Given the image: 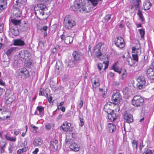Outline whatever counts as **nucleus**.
I'll return each instance as SVG.
<instances>
[{"label":"nucleus","instance_id":"45","mask_svg":"<svg viewBox=\"0 0 154 154\" xmlns=\"http://www.w3.org/2000/svg\"><path fill=\"white\" fill-rule=\"evenodd\" d=\"M25 0H18V1H16V3L18 4H21V5H23V4L24 2H25Z\"/></svg>","mask_w":154,"mask_h":154},{"label":"nucleus","instance_id":"32","mask_svg":"<svg viewBox=\"0 0 154 154\" xmlns=\"http://www.w3.org/2000/svg\"><path fill=\"white\" fill-rule=\"evenodd\" d=\"M127 61L128 63V64L131 66H133L135 63V62H134V60H133L131 57H129L128 58Z\"/></svg>","mask_w":154,"mask_h":154},{"label":"nucleus","instance_id":"23","mask_svg":"<svg viewBox=\"0 0 154 154\" xmlns=\"http://www.w3.org/2000/svg\"><path fill=\"white\" fill-rule=\"evenodd\" d=\"M44 107L42 106H38L37 107L36 110L35 111V114L37 112V111H38L39 112V114L41 115L43 114L44 111Z\"/></svg>","mask_w":154,"mask_h":154},{"label":"nucleus","instance_id":"24","mask_svg":"<svg viewBox=\"0 0 154 154\" xmlns=\"http://www.w3.org/2000/svg\"><path fill=\"white\" fill-rule=\"evenodd\" d=\"M73 39V38L72 36H68L66 37L65 43L67 44H70L72 42Z\"/></svg>","mask_w":154,"mask_h":154},{"label":"nucleus","instance_id":"47","mask_svg":"<svg viewBox=\"0 0 154 154\" xmlns=\"http://www.w3.org/2000/svg\"><path fill=\"white\" fill-rule=\"evenodd\" d=\"M103 66V64L101 63H99L97 64L98 68L100 71L102 69Z\"/></svg>","mask_w":154,"mask_h":154},{"label":"nucleus","instance_id":"30","mask_svg":"<svg viewBox=\"0 0 154 154\" xmlns=\"http://www.w3.org/2000/svg\"><path fill=\"white\" fill-rule=\"evenodd\" d=\"M132 49V52L134 54H137L138 55L139 54H140V49H136L135 47H133Z\"/></svg>","mask_w":154,"mask_h":154},{"label":"nucleus","instance_id":"9","mask_svg":"<svg viewBox=\"0 0 154 154\" xmlns=\"http://www.w3.org/2000/svg\"><path fill=\"white\" fill-rule=\"evenodd\" d=\"M58 141L56 139H52L50 142V146L51 150L54 151H56L58 147Z\"/></svg>","mask_w":154,"mask_h":154},{"label":"nucleus","instance_id":"36","mask_svg":"<svg viewBox=\"0 0 154 154\" xmlns=\"http://www.w3.org/2000/svg\"><path fill=\"white\" fill-rule=\"evenodd\" d=\"M152 151L148 148H146L145 151L143 152V154H152Z\"/></svg>","mask_w":154,"mask_h":154},{"label":"nucleus","instance_id":"50","mask_svg":"<svg viewBox=\"0 0 154 154\" xmlns=\"http://www.w3.org/2000/svg\"><path fill=\"white\" fill-rule=\"evenodd\" d=\"M44 91L42 89H41L39 91V95H45L44 94Z\"/></svg>","mask_w":154,"mask_h":154},{"label":"nucleus","instance_id":"38","mask_svg":"<svg viewBox=\"0 0 154 154\" xmlns=\"http://www.w3.org/2000/svg\"><path fill=\"white\" fill-rule=\"evenodd\" d=\"M44 47V44L43 42L42 41L39 42L38 48L40 49H43Z\"/></svg>","mask_w":154,"mask_h":154},{"label":"nucleus","instance_id":"27","mask_svg":"<svg viewBox=\"0 0 154 154\" xmlns=\"http://www.w3.org/2000/svg\"><path fill=\"white\" fill-rule=\"evenodd\" d=\"M154 72V68L153 66H151L146 71V74L148 77L150 75Z\"/></svg>","mask_w":154,"mask_h":154},{"label":"nucleus","instance_id":"7","mask_svg":"<svg viewBox=\"0 0 154 154\" xmlns=\"http://www.w3.org/2000/svg\"><path fill=\"white\" fill-rule=\"evenodd\" d=\"M72 56L74 60L77 61L81 60L84 57L83 54L79 51H76L73 52Z\"/></svg>","mask_w":154,"mask_h":154},{"label":"nucleus","instance_id":"16","mask_svg":"<svg viewBox=\"0 0 154 154\" xmlns=\"http://www.w3.org/2000/svg\"><path fill=\"white\" fill-rule=\"evenodd\" d=\"M124 117L127 122L130 123L133 121V116L131 114L127 113H125L124 115Z\"/></svg>","mask_w":154,"mask_h":154},{"label":"nucleus","instance_id":"58","mask_svg":"<svg viewBox=\"0 0 154 154\" xmlns=\"http://www.w3.org/2000/svg\"><path fill=\"white\" fill-rule=\"evenodd\" d=\"M83 104V101L81 100L79 104V106L80 108H81Z\"/></svg>","mask_w":154,"mask_h":154},{"label":"nucleus","instance_id":"55","mask_svg":"<svg viewBox=\"0 0 154 154\" xmlns=\"http://www.w3.org/2000/svg\"><path fill=\"white\" fill-rule=\"evenodd\" d=\"M16 140V137H10V141L15 142Z\"/></svg>","mask_w":154,"mask_h":154},{"label":"nucleus","instance_id":"56","mask_svg":"<svg viewBox=\"0 0 154 154\" xmlns=\"http://www.w3.org/2000/svg\"><path fill=\"white\" fill-rule=\"evenodd\" d=\"M16 47H12L10 48V54L11 52L15 51H16Z\"/></svg>","mask_w":154,"mask_h":154},{"label":"nucleus","instance_id":"64","mask_svg":"<svg viewBox=\"0 0 154 154\" xmlns=\"http://www.w3.org/2000/svg\"><path fill=\"white\" fill-rule=\"evenodd\" d=\"M19 132H20V131H15L14 132V134L16 135H17L19 134Z\"/></svg>","mask_w":154,"mask_h":154},{"label":"nucleus","instance_id":"28","mask_svg":"<svg viewBox=\"0 0 154 154\" xmlns=\"http://www.w3.org/2000/svg\"><path fill=\"white\" fill-rule=\"evenodd\" d=\"M62 67V61L60 60H58L56 62V68L59 70Z\"/></svg>","mask_w":154,"mask_h":154},{"label":"nucleus","instance_id":"52","mask_svg":"<svg viewBox=\"0 0 154 154\" xmlns=\"http://www.w3.org/2000/svg\"><path fill=\"white\" fill-rule=\"evenodd\" d=\"M45 128L47 130H50L51 128V125L50 124H48L45 125Z\"/></svg>","mask_w":154,"mask_h":154},{"label":"nucleus","instance_id":"46","mask_svg":"<svg viewBox=\"0 0 154 154\" xmlns=\"http://www.w3.org/2000/svg\"><path fill=\"white\" fill-rule=\"evenodd\" d=\"M148 77L151 80H154V72L151 73Z\"/></svg>","mask_w":154,"mask_h":154},{"label":"nucleus","instance_id":"20","mask_svg":"<svg viewBox=\"0 0 154 154\" xmlns=\"http://www.w3.org/2000/svg\"><path fill=\"white\" fill-rule=\"evenodd\" d=\"M14 44L15 45L23 46L25 44V43L24 41L20 39H17L14 40Z\"/></svg>","mask_w":154,"mask_h":154},{"label":"nucleus","instance_id":"49","mask_svg":"<svg viewBox=\"0 0 154 154\" xmlns=\"http://www.w3.org/2000/svg\"><path fill=\"white\" fill-rule=\"evenodd\" d=\"M103 63L105 64V66L104 68V70H105L108 67V61H107L106 62H103Z\"/></svg>","mask_w":154,"mask_h":154},{"label":"nucleus","instance_id":"1","mask_svg":"<svg viewBox=\"0 0 154 154\" xmlns=\"http://www.w3.org/2000/svg\"><path fill=\"white\" fill-rule=\"evenodd\" d=\"M76 24L75 19L70 15L66 16L64 18L63 25L65 28L67 29L72 28Z\"/></svg>","mask_w":154,"mask_h":154},{"label":"nucleus","instance_id":"39","mask_svg":"<svg viewBox=\"0 0 154 154\" xmlns=\"http://www.w3.org/2000/svg\"><path fill=\"white\" fill-rule=\"evenodd\" d=\"M132 57L133 59H132L135 62H137L138 61V55L137 54H132Z\"/></svg>","mask_w":154,"mask_h":154},{"label":"nucleus","instance_id":"8","mask_svg":"<svg viewBox=\"0 0 154 154\" xmlns=\"http://www.w3.org/2000/svg\"><path fill=\"white\" fill-rule=\"evenodd\" d=\"M116 45L121 48H124L125 46V42L124 39L121 37H118L117 40L115 41Z\"/></svg>","mask_w":154,"mask_h":154},{"label":"nucleus","instance_id":"34","mask_svg":"<svg viewBox=\"0 0 154 154\" xmlns=\"http://www.w3.org/2000/svg\"><path fill=\"white\" fill-rule=\"evenodd\" d=\"M138 10V12L137 13V14L139 16L140 19L141 20V21H143L144 20L143 17V16L142 11H141L139 10V9H137Z\"/></svg>","mask_w":154,"mask_h":154},{"label":"nucleus","instance_id":"4","mask_svg":"<svg viewBox=\"0 0 154 154\" xmlns=\"http://www.w3.org/2000/svg\"><path fill=\"white\" fill-rule=\"evenodd\" d=\"M23 5L17 4L14 6L11 10L12 16L15 17H20L22 13V8Z\"/></svg>","mask_w":154,"mask_h":154},{"label":"nucleus","instance_id":"57","mask_svg":"<svg viewBox=\"0 0 154 154\" xmlns=\"http://www.w3.org/2000/svg\"><path fill=\"white\" fill-rule=\"evenodd\" d=\"M115 107H117V108H116L115 109V111L116 112H118L120 110V108L119 107V106L118 105H116L115 106Z\"/></svg>","mask_w":154,"mask_h":154},{"label":"nucleus","instance_id":"26","mask_svg":"<svg viewBox=\"0 0 154 154\" xmlns=\"http://www.w3.org/2000/svg\"><path fill=\"white\" fill-rule=\"evenodd\" d=\"M7 7V4L5 2H3L0 1V13Z\"/></svg>","mask_w":154,"mask_h":154},{"label":"nucleus","instance_id":"37","mask_svg":"<svg viewBox=\"0 0 154 154\" xmlns=\"http://www.w3.org/2000/svg\"><path fill=\"white\" fill-rule=\"evenodd\" d=\"M5 54H4V56H5V55H6L8 57V60L9 61L10 60V49H5Z\"/></svg>","mask_w":154,"mask_h":154},{"label":"nucleus","instance_id":"25","mask_svg":"<svg viewBox=\"0 0 154 154\" xmlns=\"http://www.w3.org/2000/svg\"><path fill=\"white\" fill-rule=\"evenodd\" d=\"M152 4L149 2L146 1L145 2L143 5L144 9L145 10H149L151 7Z\"/></svg>","mask_w":154,"mask_h":154},{"label":"nucleus","instance_id":"63","mask_svg":"<svg viewBox=\"0 0 154 154\" xmlns=\"http://www.w3.org/2000/svg\"><path fill=\"white\" fill-rule=\"evenodd\" d=\"M4 146H3L0 149V151H1V153H3L4 152V150L3 149V147H4Z\"/></svg>","mask_w":154,"mask_h":154},{"label":"nucleus","instance_id":"35","mask_svg":"<svg viewBox=\"0 0 154 154\" xmlns=\"http://www.w3.org/2000/svg\"><path fill=\"white\" fill-rule=\"evenodd\" d=\"M133 147L134 149H137V142L135 140H133L132 143Z\"/></svg>","mask_w":154,"mask_h":154},{"label":"nucleus","instance_id":"51","mask_svg":"<svg viewBox=\"0 0 154 154\" xmlns=\"http://www.w3.org/2000/svg\"><path fill=\"white\" fill-rule=\"evenodd\" d=\"M48 29V26H44L41 29V30L42 31H46Z\"/></svg>","mask_w":154,"mask_h":154},{"label":"nucleus","instance_id":"22","mask_svg":"<svg viewBox=\"0 0 154 154\" xmlns=\"http://www.w3.org/2000/svg\"><path fill=\"white\" fill-rule=\"evenodd\" d=\"M108 104H105L104 106V109L105 112H106L108 115L109 114H112V113H114V110H111L110 109H107L108 107Z\"/></svg>","mask_w":154,"mask_h":154},{"label":"nucleus","instance_id":"41","mask_svg":"<svg viewBox=\"0 0 154 154\" xmlns=\"http://www.w3.org/2000/svg\"><path fill=\"white\" fill-rule=\"evenodd\" d=\"M141 38L144 37L145 34V32L143 29H139L138 30Z\"/></svg>","mask_w":154,"mask_h":154},{"label":"nucleus","instance_id":"19","mask_svg":"<svg viewBox=\"0 0 154 154\" xmlns=\"http://www.w3.org/2000/svg\"><path fill=\"white\" fill-rule=\"evenodd\" d=\"M72 134V133L67 132L66 134V139L65 142L67 143L69 142L72 141L73 139Z\"/></svg>","mask_w":154,"mask_h":154},{"label":"nucleus","instance_id":"17","mask_svg":"<svg viewBox=\"0 0 154 154\" xmlns=\"http://www.w3.org/2000/svg\"><path fill=\"white\" fill-rule=\"evenodd\" d=\"M116 127L113 123H109L107 125V130L108 132L112 133L116 130Z\"/></svg>","mask_w":154,"mask_h":154},{"label":"nucleus","instance_id":"44","mask_svg":"<svg viewBox=\"0 0 154 154\" xmlns=\"http://www.w3.org/2000/svg\"><path fill=\"white\" fill-rule=\"evenodd\" d=\"M46 98H47L48 102L51 103V102L53 98L52 96H50L49 98L48 97V94L47 93H46V95L45 96Z\"/></svg>","mask_w":154,"mask_h":154},{"label":"nucleus","instance_id":"62","mask_svg":"<svg viewBox=\"0 0 154 154\" xmlns=\"http://www.w3.org/2000/svg\"><path fill=\"white\" fill-rule=\"evenodd\" d=\"M5 83L3 82L2 80L0 79V85H5Z\"/></svg>","mask_w":154,"mask_h":154},{"label":"nucleus","instance_id":"3","mask_svg":"<svg viewBox=\"0 0 154 154\" xmlns=\"http://www.w3.org/2000/svg\"><path fill=\"white\" fill-rule=\"evenodd\" d=\"M39 4H38L37 6L35 7V14L36 15L37 14H39L42 16H44L45 14L47 15V13L46 12L48 10L45 5V3L42 2H39Z\"/></svg>","mask_w":154,"mask_h":154},{"label":"nucleus","instance_id":"29","mask_svg":"<svg viewBox=\"0 0 154 154\" xmlns=\"http://www.w3.org/2000/svg\"><path fill=\"white\" fill-rule=\"evenodd\" d=\"M28 149V147H25L22 149H20L17 150L18 154H20L26 151Z\"/></svg>","mask_w":154,"mask_h":154},{"label":"nucleus","instance_id":"18","mask_svg":"<svg viewBox=\"0 0 154 154\" xmlns=\"http://www.w3.org/2000/svg\"><path fill=\"white\" fill-rule=\"evenodd\" d=\"M43 143V141L39 137L35 138L33 141V144L35 146H41Z\"/></svg>","mask_w":154,"mask_h":154},{"label":"nucleus","instance_id":"42","mask_svg":"<svg viewBox=\"0 0 154 154\" xmlns=\"http://www.w3.org/2000/svg\"><path fill=\"white\" fill-rule=\"evenodd\" d=\"M100 85V83L98 82H96L95 81L93 84V86L94 88H97Z\"/></svg>","mask_w":154,"mask_h":154},{"label":"nucleus","instance_id":"6","mask_svg":"<svg viewBox=\"0 0 154 154\" xmlns=\"http://www.w3.org/2000/svg\"><path fill=\"white\" fill-rule=\"evenodd\" d=\"M20 78L26 79L29 77V73L28 71L25 68L19 69L17 72Z\"/></svg>","mask_w":154,"mask_h":154},{"label":"nucleus","instance_id":"14","mask_svg":"<svg viewBox=\"0 0 154 154\" xmlns=\"http://www.w3.org/2000/svg\"><path fill=\"white\" fill-rule=\"evenodd\" d=\"M69 147L72 150L74 151H78L79 149V145L75 142H72L69 145Z\"/></svg>","mask_w":154,"mask_h":154},{"label":"nucleus","instance_id":"53","mask_svg":"<svg viewBox=\"0 0 154 154\" xmlns=\"http://www.w3.org/2000/svg\"><path fill=\"white\" fill-rule=\"evenodd\" d=\"M66 37L65 36V35L64 34H62L60 36V38L61 39L63 40H64V42H65V39H66Z\"/></svg>","mask_w":154,"mask_h":154},{"label":"nucleus","instance_id":"13","mask_svg":"<svg viewBox=\"0 0 154 154\" xmlns=\"http://www.w3.org/2000/svg\"><path fill=\"white\" fill-rule=\"evenodd\" d=\"M71 126V124L67 122H65L61 126L63 130L65 131H72L73 130V128L71 127V129L69 130Z\"/></svg>","mask_w":154,"mask_h":154},{"label":"nucleus","instance_id":"43","mask_svg":"<svg viewBox=\"0 0 154 154\" xmlns=\"http://www.w3.org/2000/svg\"><path fill=\"white\" fill-rule=\"evenodd\" d=\"M79 119L80 121L79 125L81 127H82L84 125L83 119V118L79 117Z\"/></svg>","mask_w":154,"mask_h":154},{"label":"nucleus","instance_id":"61","mask_svg":"<svg viewBox=\"0 0 154 154\" xmlns=\"http://www.w3.org/2000/svg\"><path fill=\"white\" fill-rule=\"evenodd\" d=\"M5 103L6 104H8L9 103V98H8L6 97V96L5 97Z\"/></svg>","mask_w":154,"mask_h":154},{"label":"nucleus","instance_id":"48","mask_svg":"<svg viewBox=\"0 0 154 154\" xmlns=\"http://www.w3.org/2000/svg\"><path fill=\"white\" fill-rule=\"evenodd\" d=\"M75 65V63L73 61H70L69 63L68 66H69L70 67H73Z\"/></svg>","mask_w":154,"mask_h":154},{"label":"nucleus","instance_id":"33","mask_svg":"<svg viewBox=\"0 0 154 154\" xmlns=\"http://www.w3.org/2000/svg\"><path fill=\"white\" fill-rule=\"evenodd\" d=\"M112 68L115 72L119 73V74L121 73V70L120 68L114 65L113 66Z\"/></svg>","mask_w":154,"mask_h":154},{"label":"nucleus","instance_id":"15","mask_svg":"<svg viewBox=\"0 0 154 154\" xmlns=\"http://www.w3.org/2000/svg\"><path fill=\"white\" fill-rule=\"evenodd\" d=\"M133 5L131 7V9L134 10L139 9V5L141 2V0H132Z\"/></svg>","mask_w":154,"mask_h":154},{"label":"nucleus","instance_id":"5","mask_svg":"<svg viewBox=\"0 0 154 154\" xmlns=\"http://www.w3.org/2000/svg\"><path fill=\"white\" fill-rule=\"evenodd\" d=\"M144 103V100L140 95L134 96L132 100V103L135 106L138 107L142 106Z\"/></svg>","mask_w":154,"mask_h":154},{"label":"nucleus","instance_id":"10","mask_svg":"<svg viewBox=\"0 0 154 154\" xmlns=\"http://www.w3.org/2000/svg\"><path fill=\"white\" fill-rule=\"evenodd\" d=\"M137 81L138 83L137 84L138 88L139 89H141L142 88L143 86L146 83V81L144 77L143 76H139L137 79Z\"/></svg>","mask_w":154,"mask_h":154},{"label":"nucleus","instance_id":"59","mask_svg":"<svg viewBox=\"0 0 154 154\" xmlns=\"http://www.w3.org/2000/svg\"><path fill=\"white\" fill-rule=\"evenodd\" d=\"M38 149L37 148H36L34 151L33 152V153L34 154H37L38 152Z\"/></svg>","mask_w":154,"mask_h":154},{"label":"nucleus","instance_id":"21","mask_svg":"<svg viewBox=\"0 0 154 154\" xmlns=\"http://www.w3.org/2000/svg\"><path fill=\"white\" fill-rule=\"evenodd\" d=\"M117 116L116 113H112L108 115V119L111 122L114 121L117 119Z\"/></svg>","mask_w":154,"mask_h":154},{"label":"nucleus","instance_id":"40","mask_svg":"<svg viewBox=\"0 0 154 154\" xmlns=\"http://www.w3.org/2000/svg\"><path fill=\"white\" fill-rule=\"evenodd\" d=\"M111 17V15L110 14H108L106 15L104 18V20L105 22H107Z\"/></svg>","mask_w":154,"mask_h":154},{"label":"nucleus","instance_id":"2","mask_svg":"<svg viewBox=\"0 0 154 154\" xmlns=\"http://www.w3.org/2000/svg\"><path fill=\"white\" fill-rule=\"evenodd\" d=\"M71 8L73 10L77 12L88 13L90 11L88 6L81 3H75Z\"/></svg>","mask_w":154,"mask_h":154},{"label":"nucleus","instance_id":"31","mask_svg":"<svg viewBox=\"0 0 154 154\" xmlns=\"http://www.w3.org/2000/svg\"><path fill=\"white\" fill-rule=\"evenodd\" d=\"M11 22L15 25H19L21 23L20 20H17L16 19H11Z\"/></svg>","mask_w":154,"mask_h":154},{"label":"nucleus","instance_id":"11","mask_svg":"<svg viewBox=\"0 0 154 154\" xmlns=\"http://www.w3.org/2000/svg\"><path fill=\"white\" fill-rule=\"evenodd\" d=\"M112 100L115 102H119L122 100L121 96L119 92H114L112 96Z\"/></svg>","mask_w":154,"mask_h":154},{"label":"nucleus","instance_id":"60","mask_svg":"<svg viewBox=\"0 0 154 154\" xmlns=\"http://www.w3.org/2000/svg\"><path fill=\"white\" fill-rule=\"evenodd\" d=\"M5 136L7 140H10V137L9 135L8 134H5Z\"/></svg>","mask_w":154,"mask_h":154},{"label":"nucleus","instance_id":"12","mask_svg":"<svg viewBox=\"0 0 154 154\" xmlns=\"http://www.w3.org/2000/svg\"><path fill=\"white\" fill-rule=\"evenodd\" d=\"M102 45L101 43H100L97 44L94 48V52L97 56H100L101 55L100 50Z\"/></svg>","mask_w":154,"mask_h":154},{"label":"nucleus","instance_id":"54","mask_svg":"<svg viewBox=\"0 0 154 154\" xmlns=\"http://www.w3.org/2000/svg\"><path fill=\"white\" fill-rule=\"evenodd\" d=\"M4 25L3 24L0 25V33L2 32L3 30Z\"/></svg>","mask_w":154,"mask_h":154}]
</instances>
